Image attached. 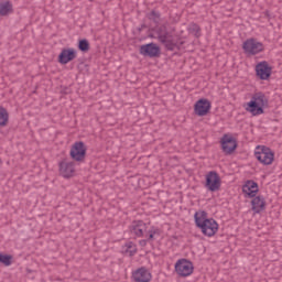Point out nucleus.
Masks as SVG:
<instances>
[{"label": "nucleus", "instance_id": "obj_1", "mask_svg": "<svg viewBox=\"0 0 282 282\" xmlns=\"http://www.w3.org/2000/svg\"><path fill=\"white\" fill-rule=\"evenodd\" d=\"M194 221L196 228H199L205 237H215L219 230V224L214 218H208L206 210L196 212L194 214Z\"/></svg>", "mask_w": 282, "mask_h": 282}, {"label": "nucleus", "instance_id": "obj_2", "mask_svg": "<svg viewBox=\"0 0 282 282\" xmlns=\"http://www.w3.org/2000/svg\"><path fill=\"white\" fill-rule=\"evenodd\" d=\"M156 34L158 41L161 42L162 45H164L167 52H180V50H182V45L186 43L181 37H175L171 33H169L166 25L158 26Z\"/></svg>", "mask_w": 282, "mask_h": 282}, {"label": "nucleus", "instance_id": "obj_3", "mask_svg": "<svg viewBox=\"0 0 282 282\" xmlns=\"http://www.w3.org/2000/svg\"><path fill=\"white\" fill-rule=\"evenodd\" d=\"M268 107V97L263 93H256L249 102L245 106L246 111L252 116L265 113L263 109Z\"/></svg>", "mask_w": 282, "mask_h": 282}, {"label": "nucleus", "instance_id": "obj_4", "mask_svg": "<svg viewBox=\"0 0 282 282\" xmlns=\"http://www.w3.org/2000/svg\"><path fill=\"white\" fill-rule=\"evenodd\" d=\"M242 50L247 56H257V54L265 52V45H263V43L259 42L257 39L250 37L242 43Z\"/></svg>", "mask_w": 282, "mask_h": 282}, {"label": "nucleus", "instance_id": "obj_5", "mask_svg": "<svg viewBox=\"0 0 282 282\" xmlns=\"http://www.w3.org/2000/svg\"><path fill=\"white\" fill-rule=\"evenodd\" d=\"M254 158L264 166H270L274 162V151L265 145H258L256 148Z\"/></svg>", "mask_w": 282, "mask_h": 282}, {"label": "nucleus", "instance_id": "obj_6", "mask_svg": "<svg viewBox=\"0 0 282 282\" xmlns=\"http://www.w3.org/2000/svg\"><path fill=\"white\" fill-rule=\"evenodd\" d=\"M205 188L210 193H217L221 189V177L216 171H210L205 176Z\"/></svg>", "mask_w": 282, "mask_h": 282}, {"label": "nucleus", "instance_id": "obj_7", "mask_svg": "<svg viewBox=\"0 0 282 282\" xmlns=\"http://www.w3.org/2000/svg\"><path fill=\"white\" fill-rule=\"evenodd\" d=\"M175 272L178 274V276L186 279V276H191L193 274L195 267L188 259H180L176 261L175 265Z\"/></svg>", "mask_w": 282, "mask_h": 282}, {"label": "nucleus", "instance_id": "obj_8", "mask_svg": "<svg viewBox=\"0 0 282 282\" xmlns=\"http://www.w3.org/2000/svg\"><path fill=\"white\" fill-rule=\"evenodd\" d=\"M69 155L74 162H85V158H87V145H85V142H75L70 148Z\"/></svg>", "mask_w": 282, "mask_h": 282}, {"label": "nucleus", "instance_id": "obj_9", "mask_svg": "<svg viewBox=\"0 0 282 282\" xmlns=\"http://www.w3.org/2000/svg\"><path fill=\"white\" fill-rule=\"evenodd\" d=\"M139 54L148 58H160L162 54V50L156 43L152 42V43L141 45L139 48Z\"/></svg>", "mask_w": 282, "mask_h": 282}, {"label": "nucleus", "instance_id": "obj_10", "mask_svg": "<svg viewBox=\"0 0 282 282\" xmlns=\"http://www.w3.org/2000/svg\"><path fill=\"white\" fill-rule=\"evenodd\" d=\"M220 144L225 155H232L237 151V147H239L237 139L230 134H224L220 139Z\"/></svg>", "mask_w": 282, "mask_h": 282}, {"label": "nucleus", "instance_id": "obj_11", "mask_svg": "<svg viewBox=\"0 0 282 282\" xmlns=\"http://www.w3.org/2000/svg\"><path fill=\"white\" fill-rule=\"evenodd\" d=\"M256 76L260 80H269L272 76V66L265 61H262L256 65Z\"/></svg>", "mask_w": 282, "mask_h": 282}, {"label": "nucleus", "instance_id": "obj_12", "mask_svg": "<svg viewBox=\"0 0 282 282\" xmlns=\"http://www.w3.org/2000/svg\"><path fill=\"white\" fill-rule=\"evenodd\" d=\"M212 107L213 105L210 104V100L206 98L198 99L194 105V113L196 116H199L200 118L204 116H208Z\"/></svg>", "mask_w": 282, "mask_h": 282}, {"label": "nucleus", "instance_id": "obj_13", "mask_svg": "<svg viewBox=\"0 0 282 282\" xmlns=\"http://www.w3.org/2000/svg\"><path fill=\"white\" fill-rule=\"evenodd\" d=\"M132 279L134 282H151V272L147 268L141 267L132 272Z\"/></svg>", "mask_w": 282, "mask_h": 282}, {"label": "nucleus", "instance_id": "obj_14", "mask_svg": "<svg viewBox=\"0 0 282 282\" xmlns=\"http://www.w3.org/2000/svg\"><path fill=\"white\" fill-rule=\"evenodd\" d=\"M76 56L77 53L74 48H63L58 55V63L61 65H67V63H72Z\"/></svg>", "mask_w": 282, "mask_h": 282}, {"label": "nucleus", "instance_id": "obj_15", "mask_svg": "<svg viewBox=\"0 0 282 282\" xmlns=\"http://www.w3.org/2000/svg\"><path fill=\"white\" fill-rule=\"evenodd\" d=\"M74 171H76L74 162H59V175H62V177H65L66 180L72 177L74 175Z\"/></svg>", "mask_w": 282, "mask_h": 282}, {"label": "nucleus", "instance_id": "obj_16", "mask_svg": "<svg viewBox=\"0 0 282 282\" xmlns=\"http://www.w3.org/2000/svg\"><path fill=\"white\" fill-rule=\"evenodd\" d=\"M129 230L131 235H134V237H144V231L147 230V224H144L143 220H134L130 225Z\"/></svg>", "mask_w": 282, "mask_h": 282}, {"label": "nucleus", "instance_id": "obj_17", "mask_svg": "<svg viewBox=\"0 0 282 282\" xmlns=\"http://www.w3.org/2000/svg\"><path fill=\"white\" fill-rule=\"evenodd\" d=\"M242 193L246 194V197H257L259 193V184L254 181H247L242 186Z\"/></svg>", "mask_w": 282, "mask_h": 282}, {"label": "nucleus", "instance_id": "obj_18", "mask_svg": "<svg viewBox=\"0 0 282 282\" xmlns=\"http://www.w3.org/2000/svg\"><path fill=\"white\" fill-rule=\"evenodd\" d=\"M251 210H253V213H262V210H265V198L261 195L254 196L251 200Z\"/></svg>", "mask_w": 282, "mask_h": 282}, {"label": "nucleus", "instance_id": "obj_19", "mask_svg": "<svg viewBox=\"0 0 282 282\" xmlns=\"http://www.w3.org/2000/svg\"><path fill=\"white\" fill-rule=\"evenodd\" d=\"M10 121V113H8V109L3 106H0V127H8V122Z\"/></svg>", "mask_w": 282, "mask_h": 282}, {"label": "nucleus", "instance_id": "obj_20", "mask_svg": "<svg viewBox=\"0 0 282 282\" xmlns=\"http://www.w3.org/2000/svg\"><path fill=\"white\" fill-rule=\"evenodd\" d=\"M12 12V2L6 1L0 3V17H8Z\"/></svg>", "mask_w": 282, "mask_h": 282}, {"label": "nucleus", "instance_id": "obj_21", "mask_svg": "<svg viewBox=\"0 0 282 282\" xmlns=\"http://www.w3.org/2000/svg\"><path fill=\"white\" fill-rule=\"evenodd\" d=\"M187 30L189 34H193V36H195V39H199V36H202V28H199L197 23H191Z\"/></svg>", "mask_w": 282, "mask_h": 282}, {"label": "nucleus", "instance_id": "obj_22", "mask_svg": "<svg viewBox=\"0 0 282 282\" xmlns=\"http://www.w3.org/2000/svg\"><path fill=\"white\" fill-rule=\"evenodd\" d=\"M161 17L162 14L160 13V11H155V10H152L150 13L147 14V19H149V21H153L155 25L160 23Z\"/></svg>", "mask_w": 282, "mask_h": 282}, {"label": "nucleus", "instance_id": "obj_23", "mask_svg": "<svg viewBox=\"0 0 282 282\" xmlns=\"http://www.w3.org/2000/svg\"><path fill=\"white\" fill-rule=\"evenodd\" d=\"M89 47H90L89 41L87 39H83V40L78 41V51L79 52H84V54H85V53L89 52Z\"/></svg>", "mask_w": 282, "mask_h": 282}, {"label": "nucleus", "instance_id": "obj_24", "mask_svg": "<svg viewBox=\"0 0 282 282\" xmlns=\"http://www.w3.org/2000/svg\"><path fill=\"white\" fill-rule=\"evenodd\" d=\"M0 263L3 265H12V256L6 254V253H0Z\"/></svg>", "mask_w": 282, "mask_h": 282}, {"label": "nucleus", "instance_id": "obj_25", "mask_svg": "<svg viewBox=\"0 0 282 282\" xmlns=\"http://www.w3.org/2000/svg\"><path fill=\"white\" fill-rule=\"evenodd\" d=\"M155 235L160 236V229L152 227L149 231H148V241L151 242L153 241V239H155Z\"/></svg>", "mask_w": 282, "mask_h": 282}, {"label": "nucleus", "instance_id": "obj_26", "mask_svg": "<svg viewBox=\"0 0 282 282\" xmlns=\"http://www.w3.org/2000/svg\"><path fill=\"white\" fill-rule=\"evenodd\" d=\"M126 252H129L130 257H133L138 252V249L133 242H128L126 243Z\"/></svg>", "mask_w": 282, "mask_h": 282}, {"label": "nucleus", "instance_id": "obj_27", "mask_svg": "<svg viewBox=\"0 0 282 282\" xmlns=\"http://www.w3.org/2000/svg\"><path fill=\"white\" fill-rule=\"evenodd\" d=\"M148 241H149V240H147V239L140 240V241H139V246H141L142 248H144V246H147Z\"/></svg>", "mask_w": 282, "mask_h": 282}, {"label": "nucleus", "instance_id": "obj_28", "mask_svg": "<svg viewBox=\"0 0 282 282\" xmlns=\"http://www.w3.org/2000/svg\"><path fill=\"white\" fill-rule=\"evenodd\" d=\"M144 29H147V24H141V26L139 28V32H142Z\"/></svg>", "mask_w": 282, "mask_h": 282}, {"label": "nucleus", "instance_id": "obj_29", "mask_svg": "<svg viewBox=\"0 0 282 282\" xmlns=\"http://www.w3.org/2000/svg\"><path fill=\"white\" fill-rule=\"evenodd\" d=\"M85 67H89V65L85 64Z\"/></svg>", "mask_w": 282, "mask_h": 282}, {"label": "nucleus", "instance_id": "obj_30", "mask_svg": "<svg viewBox=\"0 0 282 282\" xmlns=\"http://www.w3.org/2000/svg\"><path fill=\"white\" fill-rule=\"evenodd\" d=\"M1 163H2V162H1V159H0V165H1Z\"/></svg>", "mask_w": 282, "mask_h": 282}]
</instances>
